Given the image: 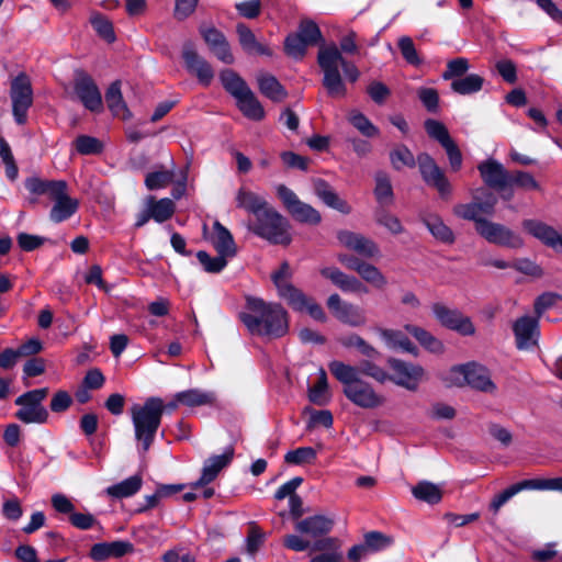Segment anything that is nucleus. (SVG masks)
Wrapping results in <instances>:
<instances>
[{
  "instance_id": "5",
  "label": "nucleus",
  "mask_w": 562,
  "mask_h": 562,
  "mask_svg": "<svg viewBox=\"0 0 562 562\" xmlns=\"http://www.w3.org/2000/svg\"><path fill=\"white\" fill-rule=\"evenodd\" d=\"M220 81L224 90L235 100L243 115L252 121H261L266 113L262 104L249 88L245 79L231 68L220 72Z\"/></svg>"
},
{
  "instance_id": "38",
  "label": "nucleus",
  "mask_w": 562,
  "mask_h": 562,
  "mask_svg": "<svg viewBox=\"0 0 562 562\" xmlns=\"http://www.w3.org/2000/svg\"><path fill=\"white\" fill-rule=\"evenodd\" d=\"M374 196L379 207L390 206L394 201V192L387 173L379 171L375 175Z\"/></svg>"
},
{
  "instance_id": "34",
  "label": "nucleus",
  "mask_w": 562,
  "mask_h": 562,
  "mask_svg": "<svg viewBox=\"0 0 562 562\" xmlns=\"http://www.w3.org/2000/svg\"><path fill=\"white\" fill-rule=\"evenodd\" d=\"M430 234L439 241L451 245L454 243V234L437 214H428L422 218Z\"/></svg>"
},
{
  "instance_id": "37",
  "label": "nucleus",
  "mask_w": 562,
  "mask_h": 562,
  "mask_svg": "<svg viewBox=\"0 0 562 562\" xmlns=\"http://www.w3.org/2000/svg\"><path fill=\"white\" fill-rule=\"evenodd\" d=\"M178 402L189 407H196L203 405H212L215 402V394L210 391H202L199 389H190L177 393Z\"/></svg>"
},
{
  "instance_id": "10",
  "label": "nucleus",
  "mask_w": 562,
  "mask_h": 562,
  "mask_svg": "<svg viewBox=\"0 0 562 562\" xmlns=\"http://www.w3.org/2000/svg\"><path fill=\"white\" fill-rule=\"evenodd\" d=\"M48 394V389H36L23 393L15 400L21 406L15 417L25 424H45L48 420V411L42 405Z\"/></svg>"
},
{
  "instance_id": "52",
  "label": "nucleus",
  "mask_w": 562,
  "mask_h": 562,
  "mask_svg": "<svg viewBox=\"0 0 562 562\" xmlns=\"http://www.w3.org/2000/svg\"><path fill=\"white\" fill-rule=\"evenodd\" d=\"M226 256L218 255L216 257H211L205 250H199L196 252V259L203 269L207 272L217 273L222 271L226 265Z\"/></svg>"
},
{
  "instance_id": "20",
  "label": "nucleus",
  "mask_w": 562,
  "mask_h": 562,
  "mask_svg": "<svg viewBox=\"0 0 562 562\" xmlns=\"http://www.w3.org/2000/svg\"><path fill=\"white\" fill-rule=\"evenodd\" d=\"M234 458V448H225L222 454L211 456L204 461L200 479L192 484L193 488L202 487L215 480L217 474L226 468Z\"/></svg>"
},
{
  "instance_id": "31",
  "label": "nucleus",
  "mask_w": 562,
  "mask_h": 562,
  "mask_svg": "<svg viewBox=\"0 0 562 562\" xmlns=\"http://www.w3.org/2000/svg\"><path fill=\"white\" fill-rule=\"evenodd\" d=\"M213 229L214 236L212 237V245L217 254L226 257H234L237 249L232 233L218 221L214 222Z\"/></svg>"
},
{
  "instance_id": "25",
  "label": "nucleus",
  "mask_w": 562,
  "mask_h": 562,
  "mask_svg": "<svg viewBox=\"0 0 562 562\" xmlns=\"http://www.w3.org/2000/svg\"><path fill=\"white\" fill-rule=\"evenodd\" d=\"M294 528L300 535L318 538L333 530L334 519L325 515H313L297 520Z\"/></svg>"
},
{
  "instance_id": "51",
  "label": "nucleus",
  "mask_w": 562,
  "mask_h": 562,
  "mask_svg": "<svg viewBox=\"0 0 562 562\" xmlns=\"http://www.w3.org/2000/svg\"><path fill=\"white\" fill-rule=\"evenodd\" d=\"M175 173L171 170H158L148 172L145 178V186L148 190L166 188L173 181Z\"/></svg>"
},
{
  "instance_id": "16",
  "label": "nucleus",
  "mask_w": 562,
  "mask_h": 562,
  "mask_svg": "<svg viewBox=\"0 0 562 562\" xmlns=\"http://www.w3.org/2000/svg\"><path fill=\"white\" fill-rule=\"evenodd\" d=\"M476 232L487 243L510 249H519L524 246V239L507 226L490 220L480 223Z\"/></svg>"
},
{
  "instance_id": "39",
  "label": "nucleus",
  "mask_w": 562,
  "mask_h": 562,
  "mask_svg": "<svg viewBox=\"0 0 562 562\" xmlns=\"http://www.w3.org/2000/svg\"><path fill=\"white\" fill-rule=\"evenodd\" d=\"M346 266L355 271L363 279V281H382V274L373 265L364 262L355 256H346L341 258Z\"/></svg>"
},
{
  "instance_id": "24",
  "label": "nucleus",
  "mask_w": 562,
  "mask_h": 562,
  "mask_svg": "<svg viewBox=\"0 0 562 562\" xmlns=\"http://www.w3.org/2000/svg\"><path fill=\"white\" fill-rule=\"evenodd\" d=\"M524 229L543 245L562 250V235L555 228L538 220H524Z\"/></svg>"
},
{
  "instance_id": "27",
  "label": "nucleus",
  "mask_w": 562,
  "mask_h": 562,
  "mask_svg": "<svg viewBox=\"0 0 562 562\" xmlns=\"http://www.w3.org/2000/svg\"><path fill=\"white\" fill-rule=\"evenodd\" d=\"M134 551L132 542L126 540H117L112 542H100L92 546L90 557L97 562L104 561L110 558H121Z\"/></svg>"
},
{
  "instance_id": "12",
  "label": "nucleus",
  "mask_w": 562,
  "mask_h": 562,
  "mask_svg": "<svg viewBox=\"0 0 562 562\" xmlns=\"http://www.w3.org/2000/svg\"><path fill=\"white\" fill-rule=\"evenodd\" d=\"M10 98L12 101V114L19 125L27 121V111L33 104V88L29 76L20 72L11 81Z\"/></svg>"
},
{
  "instance_id": "49",
  "label": "nucleus",
  "mask_w": 562,
  "mask_h": 562,
  "mask_svg": "<svg viewBox=\"0 0 562 562\" xmlns=\"http://www.w3.org/2000/svg\"><path fill=\"white\" fill-rule=\"evenodd\" d=\"M317 453L316 450L312 447H300L295 450L289 451L284 456V461L290 464H311L316 460Z\"/></svg>"
},
{
  "instance_id": "6",
  "label": "nucleus",
  "mask_w": 562,
  "mask_h": 562,
  "mask_svg": "<svg viewBox=\"0 0 562 562\" xmlns=\"http://www.w3.org/2000/svg\"><path fill=\"white\" fill-rule=\"evenodd\" d=\"M164 403L159 397H149L143 405L132 407L135 438L142 442L143 452L150 448L160 426Z\"/></svg>"
},
{
  "instance_id": "13",
  "label": "nucleus",
  "mask_w": 562,
  "mask_h": 562,
  "mask_svg": "<svg viewBox=\"0 0 562 562\" xmlns=\"http://www.w3.org/2000/svg\"><path fill=\"white\" fill-rule=\"evenodd\" d=\"M278 295L282 299L292 310L296 312H307L312 318L317 322H326L327 317L322 308L313 299L306 296L300 289L295 288L293 283H276Z\"/></svg>"
},
{
  "instance_id": "33",
  "label": "nucleus",
  "mask_w": 562,
  "mask_h": 562,
  "mask_svg": "<svg viewBox=\"0 0 562 562\" xmlns=\"http://www.w3.org/2000/svg\"><path fill=\"white\" fill-rule=\"evenodd\" d=\"M258 88L261 94L273 102H281L288 97L285 88L270 74H260L257 77Z\"/></svg>"
},
{
  "instance_id": "32",
  "label": "nucleus",
  "mask_w": 562,
  "mask_h": 562,
  "mask_svg": "<svg viewBox=\"0 0 562 562\" xmlns=\"http://www.w3.org/2000/svg\"><path fill=\"white\" fill-rule=\"evenodd\" d=\"M236 32L238 34L239 44L247 54L272 56V50L268 46L259 43L254 32L244 23L237 24Z\"/></svg>"
},
{
  "instance_id": "64",
  "label": "nucleus",
  "mask_w": 562,
  "mask_h": 562,
  "mask_svg": "<svg viewBox=\"0 0 562 562\" xmlns=\"http://www.w3.org/2000/svg\"><path fill=\"white\" fill-rule=\"evenodd\" d=\"M418 99L430 113H436L439 108V94L434 88H420L418 90Z\"/></svg>"
},
{
  "instance_id": "4",
  "label": "nucleus",
  "mask_w": 562,
  "mask_h": 562,
  "mask_svg": "<svg viewBox=\"0 0 562 562\" xmlns=\"http://www.w3.org/2000/svg\"><path fill=\"white\" fill-rule=\"evenodd\" d=\"M24 187L33 195H47L50 201H54L49 212V220L54 223L67 221L79 209V201L68 195V184L65 180L30 177L25 179Z\"/></svg>"
},
{
  "instance_id": "22",
  "label": "nucleus",
  "mask_w": 562,
  "mask_h": 562,
  "mask_svg": "<svg viewBox=\"0 0 562 562\" xmlns=\"http://www.w3.org/2000/svg\"><path fill=\"white\" fill-rule=\"evenodd\" d=\"M537 317L521 316L513 325L516 346L520 350H527L537 344L539 323Z\"/></svg>"
},
{
  "instance_id": "8",
  "label": "nucleus",
  "mask_w": 562,
  "mask_h": 562,
  "mask_svg": "<svg viewBox=\"0 0 562 562\" xmlns=\"http://www.w3.org/2000/svg\"><path fill=\"white\" fill-rule=\"evenodd\" d=\"M289 226V221L269 205L259 213L250 229L255 235L267 239L270 244L288 246L292 241L288 231Z\"/></svg>"
},
{
  "instance_id": "62",
  "label": "nucleus",
  "mask_w": 562,
  "mask_h": 562,
  "mask_svg": "<svg viewBox=\"0 0 562 562\" xmlns=\"http://www.w3.org/2000/svg\"><path fill=\"white\" fill-rule=\"evenodd\" d=\"M360 376L367 375L374 379L376 382L383 384L390 380V373H387L383 368L371 361H362L360 367Z\"/></svg>"
},
{
  "instance_id": "55",
  "label": "nucleus",
  "mask_w": 562,
  "mask_h": 562,
  "mask_svg": "<svg viewBox=\"0 0 562 562\" xmlns=\"http://www.w3.org/2000/svg\"><path fill=\"white\" fill-rule=\"evenodd\" d=\"M397 46L405 61L412 66L418 67L423 64L415 44L409 36H402L398 38Z\"/></svg>"
},
{
  "instance_id": "17",
  "label": "nucleus",
  "mask_w": 562,
  "mask_h": 562,
  "mask_svg": "<svg viewBox=\"0 0 562 562\" xmlns=\"http://www.w3.org/2000/svg\"><path fill=\"white\" fill-rule=\"evenodd\" d=\"M74 92L88 111L101 113L103 111L102 94L93 78L81 71L74 81Z\"/></svg>"
},
{
  "instance_id": "28",
  "label": "nucleus",
  "mask_w": 562,
  "mask_h": 562,
  "mask_svg": "<svg viewBox=\"0 0 562 562\" xmlns=\"http://www.w3.org/2000/svg\"><path fill=\"white\" fill-rule=\"evenodd\" d=\"M122 82L121 80H114L111 82L109 88L105 91V102L110 112L122 120L126 121L132 117V112L130 111L126 102L124 101L122 91H121Z\"/></svg>"
},
{
  "instance_id": "18",
  "label": "nucleus",
  "mask_w": 562,
  "mask_h": 562,
  "mask_svg": "<svg viewBox=\"0 0 562 562\" xmlns=\"http://www.w3.org/2000/svg\"><path fill=\"white\" fill-rule=\"evenodd\" d=\"M181 55L187 71L194 75L200 85L209 87L214 79L211 64L196 52L191 42L184 43Z\"/></svg>"
},
{
  "instance_id": "46",
  "label": "nucleus",
  "mask_w": 562,
  "mask_h": 562,
  "mask_svg": "<svg viewBox=\"0 0 562 562\" xmlns=\"http://www.w3.org/2000/svg\"><path fill=\"white\" fill-rule=\"evenodd\" d=\"M386 206L378 207L374 211V220L375 222L384 226L390 233L393 235H398L403 232V225L397 216L391 214L386 209Z\"/></svg>"
},
{
  "instance_id": "2",
  "label": "nucleus",
  "mask_w": 562,
  "mask_h": 562,
  "mask_svg": "<svg viewBox=\"0 0 562 562\" xmlns=\"http://www.w3.org/2000/svg\"><path fill=\"white\" fill-rule=\"evenodd\" d=\"M331 375L341 384L345 397L355 406L363 409H375L385 403V397L374 386L360 376L358 367L340 360L328 363Z\"/></svg>"
},
{
  "instance_id": "36",
  "label": "nucleus",
  "mask_w": 562,
  "mask_h": 562,
  "mask_svg": "<svg viewBox=\"0 0 562 562\" xmlns=\"http://www.w3.org/2000/svg\"><path fill=\"white\" fill-rule=\"evenodd\" d=\"M473 389L492 392L495 389L492 382L488 371L476 363H469V371L467 374V384Z\"/></svg>"
},
{
  "instance_id": "53",
  "label": "nucleus",
  "mask_w": 562,
  "mask_h": 562,
  "mask_svg": "<svg viewBox=\"0 0 562 562\" xmlns=\"http://www.w3.org/2000/svg\"><path fill=\"white\" fill-rule=\"evenodd\" d=\"M75 145L80 155H99L103 151V143L89 135H79L75 140Z\"/></svg>"
},
{
  "instance_id": "19",
  "label": "nucleus",
  "mask_w": 562,
  "mask_h": 562,
  "mask_svg": "<svg viewBox=\"0 0 562 562\" xmlns=\"http://www.w3.org/2000/svg\"><path fill=\"white\" fill-rule=\"evenodd\" d=\"M477 170L484 184L497 192L508 189L509 172L495 159H486L479 164Z\"/></svg>"
},
{
  "instance_id": "63",
  "label": "nucleus",
  "mask_w": 562,
  "mask_h": 562,
  "mask_svg": "<svg viewBox=\"0 0 562 562\" xmlns=\"http://www.w3.org/2000/svg\"><path fill=\"white\" fill-rule=\"evenodd\" d=\"M559 301H562V296L558 293L546 292L539 295L535 301L536 317L540 318L546 311L552 308Z\"/></svg>"
},
{
  "instance_id": "40",
  "label": "nucleus",
  "mask_w": 562,
  "mask_h": 562,
  "mask_svg": "<svg viewBox=\"0 0 562 562\" xmlns=\"http://www.w3.org/2000/svg\"><path fill=\"white\" fill-rule=\"evenodd\" d=\"M484 78L477 74H469L465 77L451 81V90L460 95L473 94L482 90Z\"/></svg>"
},
{
  "instance_id": "54",
  "label": "nucleus",
  "mask_w": 562,
  "mask_h": 562,
  "mask_svg": "<svg viewBox=\"0 0 562 562\" xmlns=\"http://www.w3.org/2000/svg\"><path fill=\"white\" fill-rule=\"evenodd\" d=\"M424 127L428 136L437 140L441 146L452 139L447 126L437 120L427 119L424 123Z\"/></svg>"
},
{
  "instance_id": "60",
  "label": "nucleus",
  "mask_w": 562,
  "mask_h": 562,
  "mask_svg": "<svg viewBox=\"0 0 562 562\" xmlns=\"http://www.w3.org/2000/svg\"><path fill=\"white\" fill-rule=\"evenodd\" d=\"M363 543L367 550L373 553L390 547L392 539L380 531H370L364 535Z\"/></svg>"
},
{
  "instance_id": "47",
  "label": "nucleus",
  "mask_w": 562,
  "mask_h": 562,
  "mask_svg": "<svg viewBox=\"0 0 562 562\" xmlns=\"http://www.w3.org/2000/svg\"><path fill=\"white\" fill-rule=\"evenodd\" d=\"M406 329L429 351L439 353L443 350L441 341L425 329L416 326H406Z\"/></svg>"
},
{
  "instance_id": "7",
  "label": "nucleus",
  "mask_w": 562,
  "mask_h": 562,
  "mask_svg": "<svg viewBox=\"0 0 562 562\" xmlns=\"http://www.w3.org/2000/svg\"><path fill=\"white\" fill-rule=\"evenodd\" d=\"M289 226V221L269 205L259 213L250 229L255 235L267 239L270 244L288 246L292 241L288 231Z\"/></svg>"
},
{
  "instance_id": "14",
  "label": "nucleus",
  "mask_w": 562,
  "mask_h": 562,
  "mask_svg": "<svg viewBox=\"0 0 562 562\" xmlns=\"http://www.w3.org/2000/svg\"><path fill=\"white\" fill-rule=\"evenodd\" d=\"M277 195L284 209L296 222L317 225L322 221L321 213L312 205L301 201L293 190L285 184H279Z\"/></svg>"
},
{
  "instance_id": "9",
  "label": "nucleus",
  "mask_w": 562,
  "mask_h": 562,
  "mask_svg": "<svg viewBox=\"0 0 562 562\" xmlns=\"http://www.w3.org/2000/svg\"><path fill=\"white\" fill-rule=\"evenodd\" d=\"M324 42L319 26L313 20H302L297 31L290 33L284 40V53L295 59L301 60L306 55L307 47L315 46Z\"/></svg>"
},
{
  "instance_id": "1",
  "label": "nucleus",
  "mask_w": 562,
  "mask_h": 562,
  "mask_svg": "<svg viewBox=\"0 0 562 562\" xmlns=\"http://www.w3.org/2000/svg\"><path fill=\"white\" fill-rule=\"evenodd\" d=\"M247 313L239 315L250 334L280 338L289 331L288 312L278 303L260 297H247Z\"/></svg>"
},
{
  "instance_id": "30",
  "label": "nucleus",
  "mask_w": 562,
  "mask_h": 562,
  "mask_svg": "<svg viewBox=\"0 0 562 562\" xmlns=\"http://www.w3.org/2000/svg\"><path fill=\"white\" fill-rule=\"evenodd\" d=\"M269 205L270 204L265 198L258 195L257 193L250 190H247L241 187L237 191L236 206L252 214L255 217L259 216V213L266 210Z\"/></svg>"
},
{
  "instance_id": "45",
  "label": "nucleus",
  "mask_w": 562,
  "mask_h": 562,
  "mask_svg": "<svg viewBox=\"0 0 562 562\" xmlns=\"http://www.w3.org/2000/svg\"><path fill=\"white\" fill-rule=\"evenodd\" d=\"M90 23L102 40L110 44L115 42L116 35L113 23L106 16L101 13H94L90 18Z\"/></svg>"
},
{
  "instance_id": "35",
  "label": "nucleus",
  "mask_w": 562,
  "mask_h": 562,
  "mask_svg": "<svg viewBox=\"0 0 562 562\" xmlns=\"http://www.w3.org/2000/svg\"><path fill=\"white\" fill-rule=\"evenodd\" d=\"M147 207L153 220L157 223H164L170 220L176 211V204L171 199L162 198L156 200L153 195L147 199Z\"/></svg>"
},
{
  "instance_id": "21",
  "label": "nucleus",
  "mask_w": 562,
  "mask_h": 562,
  "mask_svg": "<svg viewBox=\"0 0 562 562\" xmlns=\"http://www.w3.org/2000/svg\"><path fill=\"white\" fill-rule=\"evenodd\" d=\"M337 239L346 248L363 257L372 258L380 252L378 245L372 239L351 231L337 232Z\"/></svg>"
},
{
  "instance_id": "23",
  "label": "nucleus",
  "mask_w": 562,
  "mask_h": 562,
  "mask_svg": "<svg viewBox=\"0 0 562 562\" xmlns=\"http://www.w3.org/2000/svg\"><path fill=\"white\" fill-rule=\"evenodd\" d=\"M327 306L334 316L344 324L358 327L366 323L363 313L358 307L342 302L338 294H331L328 297Z\"/></svg>"
},
{
  "instance_id": "61",
  "label": "nucleus",
  "mask_w": 562,
  "mask_h": 562,
  "mask_svg": "<svg viewBox=\"0 0 562 562\" xmlns=\"http://www.w3.org/2000/svg\"><path fill=\"white\" fill-rule=\"evenodd\" d=\"M49 239L38 235H32L29 233H19L16 236V243L21 250L25 252L34 251L35 249L43 246Z\"/></svg>"
},
{
  "instance_id": "57",
  "label": "nucleus",
  "mask_w": 562,
  "mask_h": 562,
  "mask_svg": "<svg viewBox=\"0 0 562 562\" xmlns=\"http://www.w3.org/2000/svg\"><path fill=\"white\" fill-rule=\"evenodd\" d=\"M470 68L469 60L464 57H458L447 63L446 69L442 72V79L454 80L462 78Z\"/></svg>"
},
{
  "instance_id": "26",
  "label": "nucleus",
  "mask_w": 562,
  "mask_h": 562,
  "mask_svg": "<svg viewBox=\"0 0 562 562\" xmlns=\"http://www.w3.org/2000/svg\"><path fill=\"white\" fill-rule=\"evenodd\" d=\"M432 311L438 321L446 327L454 329L462 335L474 333V327L470 319L463 317L459 312L451 311L441 304H435Z\"/></svg>"
},
{
  "instance_id": "11",
  "label": "nucleus",
  "mask_w": 562,
  "mask_h": 562,
  "mask_svg": "<svg viewBox=\"0 0 562 562\" xmlns=\"http://www.w3.org/2000/svg\"><path fill=\"white\" fill-rule=\"evenodd\" d=\"M387 364L391 369L389 381L409 392L418 391L420 384L427 380L425 368L418 363L390 358Z\"/></svg>"
},
{
  "instance_id": "59",
  "label": "nucleus",
  "mask_w": 562,
  "mask_h": 562,
  "mask_svg": "<svg viewBox=\"0 0 562 562\" xmlns=\"http://www.w3.org/2000/svg\"><path fill=\"white\" fill-rule=\"evenodd\" d=\"M349 121L366 137H375L380 133L379 128L361 112L351 114Z\"/></svg>"
},
{
  "instance_id": "42",
  "label": "nucleus",
  "mask_w": 562,
  "mask_h": 562,
  "mask_svg": "<svg viewBox=\"0 0 562 562\" xmlns=\"http://www.w3.org/2000/svg\"><path fill=\"white\" fill-rule=\"evenodd\" d=\"M453 214L459 218L472 221L474 223L475 232L480 229V223L482 221H487V218L481 216L482 207L479 202H475L473 199L470 203H460L454 205Z\"/></svg>"
},
{
  "instance_id": "43",
  "label": "nucleus",
  "mask_w": 562,
  "mask_h": 562,
  "mask_svg": "<svg viewBox=\"0 0 562 562\" xmlns=\"http://www.w3.org/2000/svg\"><path fill=\"white\" fill-rule=\"evenodd\" d=\"M415 498L428 504H437L442 498L440 487L431 482L422 481L412 488Z\"/></svg>"
},
{
  "instance_id": "48",
  "label": "nucleus",
  "mask_w": 562,
  "mask_h": 562,
  "mask_svg": "<svg viewBox=\"0 0 562 562\" xmlns=\"http://www.w3.org/2000/svg\"><path fill=\"white\" fill-rule=\"evenodd\" d=\"M472 199L479 202L482 207V214L492 216L495 212V205L497 204V196L487 188H479L473 194Z\"/></svg>"
},
{
  "instance_id": "29",
  "label": "nucleus",
  "mask_w": 562,
  "mask_h": 562,
  "mask_svg": "<svg viewBox=\"0 0 562 562\" xmlns=\"http://www.w3.org/2000/svg\"><path fill=\"white\" fill-rule=\"evenodd\" d=\"M316 195L329 207L342 213L349 214L351 206L347 201L339 198L331 186L324 179H317L314 184Z\"/></svg>"
},
{
  "instance_id": "41",
  "label": "nucleus",
  "mask_w": 562,
  "mask_h": 562,
  "mask_svg": "<svg viewBox=\"0 0 562 562\" xmlns=\"http://www.w3.org/2000/svg\"><path fill=\"white\" fill-rule=\"evenodd\" d=\"M142 476L133 475L120 483L111 485L106 488V494L114 498H125L136 494L142 487Z\"/></svg>"
},
{
  "instance_id": "44",
  "label": "nucleus",
  "mask_w": 562,
  "mask_h": 562,
  "mask_svg": "<svg viewBox=\"0 0 562 562\" xmlns=\"http://www.w3.org/2000/svg\"><path fill=\"white\" fill-rule=\"evenodd\" d=\"M390 161L393 169L400 171L404 167L414 168L417 164V158L414 157L406 145L400 144L390 151Z\"/></svg>"
},
{
  "instance_id": "56",
  "label": "nucleus",
  "mask_w": 562,
  "mask_h": 562,
  "mask_svg": "<svg viewBox=\"0 0 562 562\" xmlns=\"http://www.w3.org/2000/svg\"><path fill=\"white\" fill-rule=\"evenodd\" d=\"M514 186L524 190H539L540 186L533 176L527 171L517 170L509 172L508 188Z\"/></svg>"
},
{
  "instance_id": "50",
  "label": "nucleus",
  "mask_w": 562,
  "mask_h": 562,
  "mask_svg": "<svg viewBox=\"0 0 562 562\" xmlns=\"http://www.w3.org/2000/svg\"><path fill=\"white\" fill-rule=\"evenodd\" d=\"M469 363L454 366L441 373V380L447 386H463L467 384Z\"/></svg>"
},
{
  "instance_id": "15",
  "label": "nucleus",
  "mask_w": 562,
  "mask_h": 562,
  "mask_svg": "<svg viewBox=\"0 0 562 562\" xmlns=\"http://www.w3.org/2000/svg\"><path fill=\"white\" fill-rule=\"evenodd\" d=\"M417 165L424 182L436 189L441 199H448L452 187L435 159L428 153H420L417 156Z\"/></svg>"
},
{
  "instance_id": "3",
  "label": "nucleus",
  "mask_w": 562,
  "mask_h": 562,
  "mask_svg": "<svg viewBox=\"0 0 562 562\" xmlns=\"http://www.w3.org/2000/svg\"><path fill=\"white\" fill-rule=\"evenodd\" d=\"M317 64L324 74L323 87L330 98L337 99L347 95V86L339 71V66L350 82H356L360 77L357 66L348 61L335 44L324 46L318 50Z\"/></svg>"
},
{
  "instance_id": "58",
  "label": "nucleus",
  "mask_w": 562,
  "mask_h": 562,
  "mask_svg": "<svg viewBox=\"0 0 562 562\" xmlns=\"http://www.w3.org/2000/svg\"><path fill=\"white\" fill-rule=\"evenodd\" d=\"M340 344L347 348H357L360 351V353L367 358H375L379 355L378 350L374 347L369 345L363 338L356 334L341 338Z\"/></svg>"
}]
</instances>
